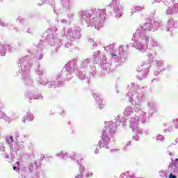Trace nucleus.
Listing matches in <instances>:
<instances>
[{"instance_id":"f257e3e1","label":"nucleus","mask_w":178,"mask_h":178,"mask_svg":"<svg viewBox=\"0 0 178 178\" xmlns=\"http://www.w3.org/2000/svg\"><path fill=\"white\" fill-rule=\"evenodd\" d=\"M163 26L162 23L156 21L146 22L140 26L133 35L132 40L135 42L134 46L136 49L145 52L147 49L154 51V48H159V42L147 34V31H158Z\"/></svg>"},{"instance_id":"f03ea898","label":"nucleus","mask_w":178,"mask_h":178,"mask_svg":"<svg viewBox=\"0 0 178 178\" xmlns=\"http://www.w3.org/2000/svg\"><path fill=\"white\" fill-rule=\"evenodd\" d=\"M77 69L76 65V60H72L67 63L63 70L55 78H38V84L40 86H47L48 88H56V87H62L65 80H72V74L73 72Z\"/></svg>"},{"instance_id":"7ed1b4c3","label":"nucleus","mask_w":178,"mask_h":178,"mask_svg":"<svg viewBox=\"0 0 178 178\" xmlns=\"http://www.w3.org/2000/svg\"><path fill=\"white\" fill-rule=\"evenodd\" d=\"M78 17L82 23L85 22L87 27H94L96 30L104 27L106 19V10L95 8L90 10H80Z\"/></svg>"},{"instance_id":"20e7f679","label":"nucleus","mask_w":178,"mask_h":178,"mask_svg":"<svg viewBox=\"0 0 178 178\" xmlns=\"http://www.w3.org/2000/svg\"><path fill=\"white\" fill-rule=\"evenodd\" d=\"M118 126H126V118L117 115L115 117L114 122L106 121L104 122V129L102 134V140L99 141V148L109 149V143L115 141L114 136Z\"/></svg>"},{"instance_id":"39448f33","label":"nucleus","mask_w":178,"mask_h":178,"mask_svg":"<svg viewBox=\"0 0 178 178\" xmlns=\"http://www.w3.org/2000/svg\"><path fill=\"white\" fill-rule=\"evenodd\" d=\"M58 28L56 26L48 29L47 31L46 42L50 47H55L56 51H58L62 46L69 49H74V44L70 41H66L65 38L62 36V31L60 33H56Z\"/></svg>"},{"instance_id":"423d86ee","label":"nucleus","mask_w":178,"mask_h":178,"mask_svg":"<svg viewBox=\"0 0 178 178\" xmlns=\"http://www.w3.org/2000/svg\"><path fill=\"white\" fill-rule=\"evenodd\" d=\"M145 87L138 85V83L131 82L128 85V92L127 96L129 102L134 105L136 108H140L143 102H145V95L140 91L144 90Z\"/></svg>"},{"instance_id":"0eeeda50","label":"nucleus","mask_w":178,"mask_h":178,"mask_svg":"<svg viewBox=\"0 0 178 178\" xmlns=\"http://www.w3.org/2000/svg\"><path fill=\"white\" fill-rule=\"evenodd\" d=\"M18 73L22 75V82L26 88H31L34 86V81L29 74L31 69V63H29V56H25L19 59L18 61Z\"/></svg>"},{"instance_id":"6e6552de","label":"nucleus","mask_w":178,"mask_h":178,"mask_svg":"<svg viewBox=\"0 0 178 178\" xmlns=\"http://www.w3.org/2000/svg\"><path fill=\"white\" fill-rule=\"evenodd\" d=\"M145 115H147V113L143 111V110H138L137 111H135V116L130 118L129 126L136 134H140L141 136H143V134H145V136H148V134H149V131L148 130L141 129V128L138 127L140 124L147 123V117Z\"/></svg>"},{"instance_id":"1a4fd4ad","label":"nucleus","mask_w":178,"mask_h":178,"mask_svg":"<svg viewBox=\"0 0 178 178\" xmlns=\"http://www.w3.org/2000/svg\"><path fill=\"white\" fill-rule=\"evenodd\" d=\"M104 49L108 52L111 60H114L117 63H123L127 58L126 51L129 49V44L120 46L118 49L116 50L115 44H111L104 47Z\"/></svg>"},{"instance_id":"9d476101","label":"nucleus","mask_w":178,"mask_h":178,"mask_svg":"<svg viewBox=\"0 0 178 178\" xmlns=\"http://www.w3.org/2000/svg\"><path fill=\"white\" fill-rule=\"evenodd\" d=\"M101 51H97V52L93 53V59L96 63H99L102 67V74L105 76L111 72L113 71V67H112V63L108 61L105 56H102V58L100 57Z\"/></svg>"},{"instance_id":"9b49d317","label":"nucleus","mask_w":178,"mask_h":178,"mask_svg":"<svg viewBox=\"0 0 178 178\" xmlns=\"http://www.w3.org/2000/svg\"><path fill=\"white\" fill-rule=\"evenodd\" d=\"M61 35L63 38H66L65 41H76V40H80L81 38V31L80 28L74 26L66 29L63 27L61 30Z\"/></svg>"},{"instance_id":"f8f14e48","label":"nucleus","mask_w":178,"mask_h":178,"mask_svg":"<svg viewBox=\"0 0 178 178\" xmlns=\"http://www.w3.org/2000/svg\"><path fill=\"white\" fill-rule=\"evenodd\" d=\"M151 67V64L143 62L138 66V72L140 73V75H138L137 79L138 80H144L148 76V72H149V69Z\"/></svg>"},{"instance_id":"ddd939ff","label":"nucleus","mask_w":178,"mask_h":178,"mask_svg":"<svg viewBox=\"0 0 178 178\" xmlns=\"http://www.w3.org/2000/svg\"><path fill=\"white\" fill-rule=\"evenodd\" d=\"M42 45L38 44V46H33L28 49L30 55H34L36 60H41L44 58V54H42Z\"/></svg>"},{"instance_id":"4468645a","label":"nucleus","mask_w":178,"mask_h":178,"mask_svg":"<svg viewBox=\"0 0 178 178\" xmlns=\"http://www.w3.org/2000/svg\"><path fill=\"white\" fill-rule=\"evenodd\" d=\"M111 8L115 19H120L123 15V6L120 5V1L119 0H113Z\"/></svg>"},{"instance_id":"2eb2a0df","label":"nucleus","mask_w":178,"mask_h":178,"mask_svg":"<svg viewBox=\"0 0 178 178\" xmlns=\"http://www.w3.org/2000/svg\"><path fill=\"white\" fill-rule=\"evenodd\" d=\"M137 51H139L141 54H145V52H149L148 58L149 60V62H154V58H155V55H156V53L158 51H161V43H159V47H154L153 50L147 49L145 51H142L140 49H137Z\"/></svg>"},{"instance_id":"dca6fc26","label":"nucleus","mask_w":178,"mask_h":178,"mask_svg":"<svg viewBox=\"0 0 178 178\" xmlns=\"http://www.w3.org/2000/svg\"><path fill=\"white\" fill-rule=\"evenodd\" d=\"M73 60H76V69L74 70V71L72 73H76V75L77 77H79V80H85L86 83H90V78L86 75V73L81 71H79V68L77 67V60L73 59Z\"/></svg>"},{"instance_id":"f3484780","label":"nucleus","mask_w":178,"mask_h":178,"mask_svg":"<svg viewBox=\"0 0 178 178\" xmlns=\"http://www.w3.org/2000/svg\"><path fill=\"white\" fill-rule=\"evenodd\" d=\"M147 108H148V113L150 116H152V114L155 113L158 109V106H156V103L154 102V101L147 102Z\"/></svg>"},{"instance_id":"a211bd4d","label":"nucleus","mask_w":178,"mask_h":178,"mask_svg":"<svg viewBox=\"0 0 178 178\" xmlns=\"http://www.w3.org/2000/svg\"><path fill=\"white\" fill-rule=\"evenodd\" d=\"M14 30H15L17 33H22L24 31V33H27L28 34H31V35L34 34V31L29 28V26H26L24 25H21L17 29L14 28Z\"/></svg>"},{"instance_id":"6ab92c4d","label":"nucleus","mask_w":178,"mask_h":178,"mask_svg":"<svg viewBox=\"0 0 178 178\" xmlns=\"http://www.w3.org/2000/svg\"><path fill=\"white\" fill-rule=\"evenodd\" d=\"M138 111H141V109L138 108L135 110L131 106H127L124 111V115H125V116H131V115L136 116V112Z\"/></svg>"},{"instance_id":"aec40b11","label":"nucleus","mask_w":178,"mask_h":178,"mask_svg":"<svg viewBox=\"0 0 178 178\" xmlns=\"http://www.w3.org/2000/svg\"><path fill=\"white\" fill-rule=\"evenodd\" d=\"M92 97L95 98L96 101V105L97 108H99V109H102L104 108V104H102V99H101L98 92H93Z\"/></svg>"},{"instance_id":"412c9836","label":"nucleus","mask_w":178,"mask_h":178,"mask_svg":"<svg viewBox=\"0 0 178 178\" xmlns=\"http://www.w3.org/2000/svg\"><path fill=\"white\" fill-rule=\"evenodd\" d=\"M26 96L29 99H36L39 101H42L44 99V96L41 94L33 95V92H27Z\"/></svg>"},{"instance_id":"4be33fe9","label":"nucleus","mask_w":178,"mask_h":178,"mask_svg":"<svg viewBox=\"0 0 178 178\" xmlns=\"http://www.w3.org/2000/svg\"><path fill=\"white\" fill-rule=\"evenodd\" d=\"M177 26V23L175 22V19H173V18H170L168 21L167 31H172V30L176 28Z\"/></svg>"},{"instance_id":"5701e85b","label":"nucleus","mask_w":178,"mask_h":178,"mask_svg":"<svg viewBox=\"0 0 178 178\" xmlns=\"http://www.w3.org/2000/svg\"><path fill=\"white\" fill-rule=\"evenodd\" d=\"M91 58H86L81 62V69H88V67H91Z\"/></svg>"},{"instance_id":"b1692460","label":"nucleus","mask_w":178,"mask_h":178,"mask_svg":"<svg viewBox=\"0 0 178 178\" xmlns=\"http://www.w3.org/2000/svg\"><path fill=\"white\" fill-rule=\"evenodd\" d=\"M9 47H10V44L8 42L3 44L1 45V47L0 49L1 56H5V55L6 54V51L9 50Z\"/></svg>"},{"instance_id":"393cba45","label":"nucleus","mask_w":178,"mask_h":178,"mask_svg":"<svg viewBox=\"0 0 178 178\" xmlns=\"http://www.w3.org/2000/svg\"><path fill=\"white\" fill-rule=\"evenodd\" d=\"M178 3H175L172 7H169L166 10L167 15H173V13H177Z\"/></svg>"},{"instance_id":"a878e982","label":"nucleus","mask_w":178,"mask_h":178,"mask_svg":"<svg viewBox=\"0 0 178 178\" xmlns=\"http://www.w3.org/2000/svg\"><path fill=\"white\" fill-rule=\"evenodd\" d=\"M27 120L28 122H33V120H34V115L30 112L26 113L22 118L23 123H26Z\"/></svg>"},{"instance_id":"bb28decb","label":"nucleus","mask_w":178,"mask_h":178,"mask_svg":"<svg viewBox=\"0 0 178 178\" xmlns=\"http://www.w3.org/2000/svg\"><path fill=\"white\" fill-rule=\"evenodd\" d=\"M35 72L38 76H39V79H41V76L44 74V72H45V70L42 67V66L38 65L35 70Z\"/></svg>"},{"instance_id":"cd10ccee","label":"nucleus","mask_w":178,"mask_h":178,"mask_svg":"<svg viewBox=\"0 0 178 178\" xmlns=\"http://www.w3.org/2000/svg\"><path fill=\"white\" fill-rule=\"evenodd\" d=\"M97 74V68L95 65H92L90 70V76L94 77Z\"/></svg>"},{"instance_id":"c85d7f7f","label":"nucleus","mask_w":178,"mask_h":178,"mask_svg":"<svg viewBox=\"0 0 178 178\" xmlns=\"http://www.w3.org/2000/svg\"><path fill=\"white\" fill-rule=\"evenodd\" d=\"M0 26H2L3 27H8L10 29V30H12V29H14L13 24H6V22H2V20L0 19Z\"/></svg>"},{"instance_id":"c756f323","label":"nucleus","mask_w":178,"mask_h":178,"mask_svg":"<svg viewBox=\"0 0 178 178\" xmlns=\"http://www.w3.org/2000/svg\"><path fill=\"white\" fill-rule=\"evenodd\" d=\"M62 5L63 8H69V6H70V0H62Z\"/></svg>"},{"instance_id":"7c9ffc66","label":"nucleus","mask_w":178,"mask_h":178,"mask_svg":"<svg viewBox=\"0 0 178 178\" xmlns=\"http://www.w3.org/2000/svg\"><path fill=\"white\" fill-rule=\"evenodd\" d=\"M144 6H135L134 8V13H138V12H143L144 10Z\"/></svg>"},{"instance_id":"2f4dec72","label":"nucleus","mask_w":178,"mask_h":178,"mask_svg":"<svg viewBox=\"0 0 178 178\" xmlns=\"http://www.w3.org/2000/svg\"><path fill=\"white\" fill-rule=\"evenodd\" d=\"M88 42H90V44H91V45L92 47H94V48H95L96 47L98 46V44L97 43V41H95L94 38H88Z\"/></svg>"},{"instance_id":"473e14b6","label":"nucleus","mask_w":178,"mask_h":178,"mask_svg":"<svg viewBox=\"0 0 178 178\" xmlns=\"http://www.w3.org/2000/svg\"><path fill=\"white\" fill-rule=\"evenodd\" d=\"M74 20V13H70L67 15V21L70 23V22H73Z\"/></svg>"},{"instance_id":"72a5a7b5","label":"nucleus","mask_w":178,"mask_h":178,"mask_svg":"<svg viewBox=\"0 0 178 178\" xmlns=\"http://www.w3.org/2000/svg\"><path fill=\"white\" fill-rule=\"evenodd\" d=\"M156 141H164L165 140V136L161 134H158L156 137Z\"/></svg>"},{"instance_id":"f704fd0d","label":"nucleus","mask_w":178,"mask_h":178,"mask_svg":"<svg viewBox=\"0 0 178 178\" xmlns=\"http://www.w3.org/2000/svg\"><path fill=\"white\" fill-rule=\"evenodd\" d=\"M67 155H69V154H67V152H66L65 151H61L59 153H57L56 154V156H67Z\"/></svg>"},{"instance_id":"c9c22d12","label":"nucleus","mask_w":178,"mask_h":178,"mask_svg":"<svg viewBox=\"0 0 178 178\" xmlns=\"http://www.w3.org/2000/svg\"><path fill=\"white\" fill-rule=\"evenodd\" d=\"M156 67H162L163 66V60H156Z\"/></svg>"},{"instance_id":"e433bc0d","label":"nucleus","mask_w":178,"mask_h":178,"mask_svg":"<svg viewBox=\"0 0 178 178\" xmlns=\"http://www.w3.org/2000/svg\"><path fill=\"white\" fill-rule=\"evenodd\" d=\"M13 148L16 151H19V149H22V148H23V145L20 146L19 145V144L15 143L14 147H13Z\"/></svg>"},{"instance_id":"4c0bfd02","label":"nucleus","mask_w":178,"mask_h":178,"mask_svg":"<svg viewBox=\"0 0 178 178\" xmlns=\"http://www.w3.org/2000/svg\"><path fill=\"white\" fill-rule=\"evenodd\" d=\"M6 141L8 144H12L13 143V136H7Z\"/></svg>"},{"instance_id":"58836bf2","label":"nucleus","mask_w":178,"mask_h":178,"mask_svg":"<svg viewBox=\"0 0 178 178\" xmlns=\"http://www.w3.org/2000/svg\"><path fill=\"white\" fill-rule=\"evenodd\" d=\"M164 133H167V131H169V133L173 131V127L172 126H170L168 127L167 129H165L163 130Z\"/></svg>"},{"instance_id":"ea45409f","label":"nucleus","mask_w":178,"mask_h":178,"mask_svg":"<svg viewBox=\"0 0 178 178\" xmlns=\"http://www.w3.org/2000/svg\"><path fill=\"white\" fill-rule=\"evenodd\" d=\"M175 129H178V118L173 120Z\"/></svg>"},{"instance_id":"a19ab883","label":"nucleus","mask_w":178,"mask_h":178,"mask_svg":"<svg viewBox=\"0 0 178 178\" xmlns=\"http://www.w3.org/2000/svg\"><path fill=\"white\" fill-rule=\"evenodd\" d=\"M67 19H60V23H61L62 24H67Z\"/></svg>"},{"instance_id":"79ce46f5","label":"nucleus","mask_w":178,"mask_h":178,"mask_svg":"<svg viewBox=\"0 0 178 178\" xmlns=\"http://www.w3.org/2000/svg\"><path fill=\"white\" fill-rule=\"evenodd\" d=\"M16 48L13 47V46H12V44H10L8 51L9 52H13V51H15Z\"/></svg>"},{"instance_id":"37998d69","label":"nucleus","mask_w":178,"mask_h":178,"mask_svg":"<svg viewBox=\"0 0 178 178\" xmlns=\"http://www.w3.org/2000/svg\"><path fill=\"white\" fill-rule=\"evenodd\" d=\"M133 139L135 140V141H138L140 140V136H138V134H136L133 136Z\"/></svg>"},{"instance_id":"c03bdc74","label":"nucleus","mask_w":178,"mask_h":178,"mask_svg":"<svg viewBox=\"0 0 178 178\" xmlns=\"http://www.w3.org/2000/svg\"><path fill=\"white\" fill-rule=\"evenodd\" d=\"M54 13H56V15H60L62 11H60V10H56V9L54 8Z\"/></svg>"},{"instance_id":"a18cd8bd","label":"nucleus","mask_w":178,"mask_h":178,"mask_svg":"<svg viewBox=\"0 0 178 178\" xmlns=\"http://www.w3.org/2000/svg\"><path fill=\"white\" fill-rule=\"evenodd\" d=\"M0 151H5V147L3 144H0Z\"/></svg>"},{"instance_id":"49530a36","label":"nucleus","mask_w":178,"mask_h":178,"mask_svg":"<svg viewBox=\"0 0 178 178\" xmlns=\"http://www.w3.org/2000/svg\"><path fill=\"white\" fill-rule=\"evenodd\" d=\"M129 15L130 16H133V15H134V8L131 9Z\"/></svg>"},{"instance_id":"de8ad7c7","label":"nucleus","mask_w":178,"mask_h":178,"mask_svg":"<svg viewBox=\"0 0 178 178\" xmlns=\"http://www.w3.org/2000/svg\"><path fill=\"white\" fill-rule=\"evenodd\" d=\"M169 178H177V177H176V175H174L173 174H170L169 175Z\"/></svg>"},{"instance_id":"09e8293b","label":"nucleus","mask_w":178,"mask_h":178,"mask_svg":"<svg viewBox=\"0 0 178 178\" xmlns=\"http://www.w3.org/2000/svg\"><path fill=\"white\" fill-rule=\"evenodd\" d=\"M95 154H99V149L98 147L95 149Z\"/></svg>"},{"instance_id":"8fccbe9b","label":"nucleus","mask_w":178,"mask_h":178,"mask_svg":"<svg viewBox=\"0 0 178 178\" xmlns=\"http://www.w3.org/2000/svg\"><path fill=\"white\" fill-rule=\"evenodd\" d=\"M160 73H161V70L155 71V72H154L155 76H158V74H159Z\"/></svg>"},{"instance_id":"3c124183","label":"nucleus","mask_w":178,"mask_h":178,"mask_svg":"<svg viewBox=\"0 0 178 178\" xmlns=\"http://www.w3.org/2000/svg\"><path fill=\"white\" fill-rule=\"evenodd\" d=\"M156 81H158V79H156V78H154L151 81V83H156Z\"/></svg>"},{"instance_id":"603ef678","label":"nucleus","mask_w":178,"mask_h":178,"mask_svg":"<svg viewBox=\"0 0 178 178\" xmlns=\"http://www.w3.org/2000/svg\"><path fill=\"white\" fill-rule=\"evenodd\" d=\"M168 155H170V156H174V155H175V153H172V152H168Z\"/></svg>"},{"instance_id":"864d4df0","label":"nucleus","mask_w":178,"mask_h":178,"mask_svg":"<svg viewBox=\"0 0 178 178\" xmlns=\"http://www.w3.org/2000/svg\"><path fill=\"white\" fill-rule=\"evenodd\" d=\"M118 149H111V152H118Z\"/></svg>"},{"instance_id":"5fc2aeb1","label":"nucleus","mask_w":178,"mask_h":178,"mask_svg":"<svg viewBox=\"0 0 178 178\" xmlns=\"http://www.w3.org/2000/svg\"><path fill=\"white\" fill-rule=\"evenodd\" d=\"M129 145H131V141H129V142L127 143V147H129Z\"/></svg>"},{"instance_id":"6e6d98bb","label":"nucleus","mask_w":178,"mask_h":178,"mask_svg":"<svg viewBox=\"0 0 178 178\" xmlns=\"http://www.w3.org/2000/svg\"><path fill=\"white\" fill-rule=\"evenodd\" d=\"M3 113L0 110V118H3Z\"/></svg>"},{"instance_id":"4d7b16f0","label":"nucleus","mask_w":178,"mask_h":178,"mask_svg":"<svg viewBox=\"0 0 178 178\" xmlns=\"http://www.w3.org/2000/svg\"><path fill=\"white\" fill-rule=\"evenodd\" d=\"M75 178H83V175H79Z\"/></svg>"},{"instance_id":"13d9d810","label":"nucleus","mask_w":178,"mask_h":178,"mask_svg":"<svg viewBox=\"0 0 178 178\" xmlns=\"http://www.w3.org/2000/svg\"><path fill=\"white\" fill-rule=\"evenodd\" d=\"M163 126H164V127H166L167 126H169V123H164Z\"/></svg>"},{"instance_id":"bf43d9fd","label":"nucleus","mask_w":178,"mask_h":178,"mask_svg":"<svg viewBox=\"0 0 178 178\" xmlns=\"http://www.w3.org/2000/svg\"><path fill=\"white\" fill-rule=\"evenodd\" d=\"M17 137H19L20 136V134H19L18 132L15 133Z\"/></svg>"},{"instance_id":"052dcab7","label":"nucleus","mask_w":178,"mask_h":178,"mask_svg":"<svg viewBox=\"0 0 178 178\" xmlns=\"http://www.w3.org/2000/svg\"><path fill=\"white\" fill-rule=\"evenodd\" d=\"M44 4V1H41V3H38V5L40 6H41V5H43Z\"/></svg>"},{"instance_id":"680f3d73","label":"nucleus","mask_w":178,"mask_h":178,"mask_svg":"<svg viewBox=\"0 0 178 178\" xmlns=\"http://www.w3.org/2000/svg\"><path fill=\"white\" fill-rule=\"evenodd\" d=\"M56 22H57V23L59 24V19H56Z\"/></svg>"},{"instance_id":"e2e57ef3","label":"nucleus","mask_w":178,"mask_h":178,"mask_svg":"<svg viewBox=\"0 0 178 178\" xmlns=\"http://www.w3.org/2000/svg\"><path fill=\"white\" fill-rule=\"evenodd\" d=\"M16 169H17L16 166H13V170H16Z\"/></svg>"},{"instance_id":"0e129e2a","label":"nucleus","mask_w":178,"mask_h":178,"mask_svg":"<svg viewBox=\"0 0 178 178\" xmlns=\"http://www.w3.org/2000/svg\"><path fill=\"white\" fill-rule=\"evenodd\" d=\"M65 114V111H63L60 115H64Z\"/></svg>"},{"instance_id":"69168bd1","label":"nucleus","mask_w":178,"mask_h":178,"mask_svg":"<svg viewBox=\"0 0 178 178\" xmlns=\"http://www.w3.org/2000/svg\"><path fill=\"white\" fill-rule=\"evenodd\" d=\"M16 163L19 165L20 163L17 161Z\"/></svg>"},{"instance_id":"338daca9","label":"nucleus","mask_w":178,"mask_h":178,"mask_svg":"<svg viewBox=\"0 0 178 178\" xmlns=\"http://www.w3.org/2000/svg\"><path fill=\"white\" fill-rule=\"evenodd\" d=\"M163 2H165V3H168V1H163Z\"/></svg>"},{"instance_id":"774afa93","label":"nucleus","mask_w":178,"mask_h":178,"mask_svg":"<svg viewBox=\"0 0 178 178\" xmlns=\"http://www.w3.org/2000/svg\"><path fill=\"white\" fill-rule=\"evenodd\" d=\"M171 2H175V0H171Z\"/></svg>"}]
</instances>
